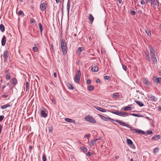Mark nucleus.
Returning <instances> with one entry per match:
<instances>
[{
	"instance_id": "13",
	"label": "nucleus",
	"mask_w": 161,
	"mask_h": 161,
	"mask_svg": "<svg viewBox=\"0 0 161 161\" xmlns=\"http://www.w3.org/2000/svg\"><path fill=\"white\" fill-rule=\"evenodd\" d=\"M3 56L5 61L8 58V54L7 50H6L4 52Z\"/></svg>"
},
{
	"instance_id": "61",
	"label": "nucleus",
	"mask_w": 161,
	"mask_h": 161,
	"mask_svg": "<svg viewBox=\"0 0 161 161\" xmlns=\"http://www.w3.org/2000/svg\"><path fill=\"white\" fill-rule=\"evenodd\" d=\"M54 76L55 78L57 77V74L56 73H54Z\"/></svg>"
},
{
	"instance_id": "26",
	"label": "nucleus",
	"mask_w": 161,
	"mask_h": 161,
	"mask_svg": "<svg viewBox=\"0 0 161 161\" xmlns=\"http://www.w3.org/2000/svg\"><path fill=\"white\" fill-rule=\"evenodd\" d=\"M145 32H146V33H147L148 36H151V31L149 29H147L146 30H145Z\"/></svg>"
},
{
	"instance_id": "28",
	"label": "nucleus",
	"mask_w": 161,
	"mask_h": 161,
	"mask_svg": "<svg viewBox=\"0 0 161 161\" xmlns=\"http://www.w3.org/2000/svg\"><path fill=\"white\" fill-rule=\"evenodd\" d=\"M94 87L92 85H90L87 87V90L89 91H91L94 90Z\"/></svg>"
},
{
	"instance_id": "3",
	"label": "nucleus",
	"mask_w": 161,
	"mask_h": 161,
	"mask_svg": "<svg viewBox=\"0 0 161 161\" xmlns=\"http://www.w3.org/2000/svg\"><path fill=\"white\" fill-rule=\"evenodd\" d=\"M61 46L64 55H66L67 51V44L65 42L64 39H62L61 41Z\"/></svg>"
},
{
	"instance_id": "54",
	"label": "nucleus",
	"mask_w": 161,
	"mask_h": 161,
	"mask_svg": "<svg viewBox=\"0 0 161 161\" xmlns=\"http://www.w3.org/2000/svg\"><path fill=\"white\" fill-rule=\"evenodd\" d=\"M3 129V126L0 124V134H1Z\"/></svg>"
},
{
	"instance_id": "53",
	"label": "nucleus",
	"mask_w": 161,
	"mask_h": 161,
	"mask_svg": "<svg viewBox=\"0 0 161 161\" xmlns=\"http://www.w3.org/2000/svg\"><path fill=\"white\" fill-rule=\"evenodd\" d=\"M141 3L142 5H144L145 4V2L144 0H142L141 2Z\"/></svg>"
},
{
	"instance_id": "37",
	"label": "nucleus",
	"mask_w": 161,
	"mask_h": 161,
	"mask_svg": "<svg viewBox=\"0 0 161 161\" xmlns=\"http://www.w3.org/2000/svg\"><path fill=\"white\" fill-rule=\"evenodd\" d=\"M25 86H26V88H25V91L27 92L29 89V83L28 82L26 81L25 82Z\"/></svg>"
},
{
	"instance_id": "39",
	"label": "nucleus",
	"mask_w": 161,
	"mask_h": 161,
	"mask_svg": "<svg viewBox=\"0 0 161 161\" xmlns=\"http://www.w3.org/2000/svg\"><path fill=\"white\" fill-rule=\"evenodd\" d=\"M113 96L114 97V98H117L119 97V95L118 93H115L114 94Z\"/></svg>"
},
{
	"instance_id": "6",
	"label": "nucleus",
	"mask_w": 161,
	"mask_h": 161,
	"mask_svg": "<svg viewBox=\"0 0 161 161\" xmlns=\"http://www.w3.org/2000/svg\"><path fill=\"white\" fill-rule=\"evenodd\" d=\"M81 75V72L80 70H78L76 72V74L74 78V81L76 83L79 82L80 80V75Z\"/></svg>"
},
{
	"instance_id": "36",
	"label": "nucleus",
	"mask_w": 161,
	"mask_h": 161,
	"mask_svg": "<svg viewBox=\"0 0 161 161\" xmlns=\"http://www.w3.org/2000/svg\"><path fill=\"white\" fill-rule=\"evenodd\" d=\"M126 141H127V142L128 144L132 145L133 143L132 141L130 139H127Z\"/></svg>"
},
{
	"instance_id": "64",
	"label": "nucleus",
	"mask_w": 161,
	"mask_h": 161,
	"mask_svg": "<svg viewBox=\"0 0 161 161\" xmlns=\"http://www.w3.org/2000/svg\"><path fill=\"white\" fill-rule=\"evenodd\" d=\"M52 101L54 103V104H55L56 103V102L55 101V100H54V99H52Z\"/></svg>"
},
{
	"instance_id": "8",
	"label": "nucleus",
	"mask_w": 161,
	"mask_h": 161,
	"mask_svg": "<svg viewBox=\"0 0 161 161\" xmlns=\"http://www.w3.org/2000/svg\"><path fill=\"white\" fill-rule=\"evenodd\" d=\"M47 6V3L46 2L42 3L40 5V9L42 11H45L46 9V6Z\"/></svg>"
},
{
	"instance_id": "25",
	"label": "nucleus",
	"mask_w": 161,
	"mask_h": 161,
	"mask_svg": "<svg viewBox=\"0 0 161 161\" xmlns=\"http://www.w3.org/2000/svg\"><path fill=\"white\" fill-rule=\"evenodd\" d=\"M98 69V67L96 66L92 67V71L94 72H97Z\"/></svg>"
},
{
	"instance_id": "31",
	"label": "nucleus",
	"mask_w": 161,
	"mask_h": 161,
	"mask_svg": "<svg viewBox=\"0 0 161 161\" xmlns=\"http://www.w3.org/2000/svg\"><path fill=\"white\" fill-rule=\"evenodd\" d=\"M145 55H146V59L148 61H150L151 60L150 58V56H149V54L148 53H145Z\"/></svg>"
},
{
	"instance_id": "30",
	"label": "nucleus",
	"mask_w": 161,
	"mask_h": 161,
	"mask_svg": "<svg viewBox=\"0 0 161 161\" xmlns=\"http://www.w3.org/2000/svg\"><path fill=\"white\" fill-rule=\"evenodd\" d=\"M132 108L130 107L126 106L124 108V111H130L131 110Z\"/></svg>"
},
{
	"instance_id": "23",
	"label": "nucleus",
	"mask_w": 161,
	"mask_h": 161,
	"mask_svg": "<svg viewBox=\"0 0 161 161\" xmlns=\"http://www.w3.org/2000/svg\"><path fill=\"white\" fill-rule=\"evenodd\" d=\"M100 138H97V139H95L93 140H92L90 142V145H93L95 142L98 140H100Z\"/></svg>"
},
{
	"instance_id": "21",
	"label": "nucleus",
	"mask_w": 161,
	"mask_h": 161,
	"mask_svg": "<svg viewBox=\"0 0 161 161\" xmlns=\"http://www.w3.org/2000/svg\"><path fill=\"white\" fill-rule=\"evenodd\" d=\"M135 102L140 107H142L144 106L143 103L141 101H135Z\"/></svg>"
},
{
	"instance_id": "22",
	"label": "nucleus",
	"mask_w": 161,
	"mask_h": 161,
	"mask_svg": "<svg viewBox=\"0 0 161 161\" xmlns=\"http://www.w3.org/2000/svg\"><path fill=\"white\" fill-rule=\"evenodd\" d=\"M0 30L2 32H4L5 31V27L4 25L2 24L0 25Z\"/></svg>"
},
{
	"instance_id": "42",
	"label": "nucleus",
	"mask_w": 161,
	"mask_h": 161,
	"mask_svg": "<svg viewBox=\"0 0 161 161\" xmlns=\"http://www.w3.org/2000/svg\"><path fill=\"white\" fill-rule=\"evenodd\" d=\"M68 88L69 89L73 90L74 89V87L71 84H69V85L68 86Z\"/></svg>"
},
{
	"instance_id": "38",
	"label": "nucleus",
	"mask_w": 161,
	"mask_h": 161,
	"mask_svg": "<svg viewBox=\"0 0 161 161\" xmlns=\"http://www.w3.org/2000/svg\"><path fill=\"white\" fill-rule=\"evenodd\" d=\"M10 77V74L9 73H8L7 74V75H6V79L7 80H8L9 79Z\"/></svg>"
},
{
	"instance_id": "63",
	"label": "nucleus",
	"mask_w": 161,
	"mask_h": 161,
	"mask_svg": "<svg viewBox=\"0 0 161 161\" xmlns=\"http://www.w3.org/2000/svg\"><path fill=\"white\" fill-rule=\"evenodd\" d=\"M9 69H6L4 72V73H8L9 71Z\"/></svg>"
},
{
	"instance_id": "12",
	"label": "nucleus",
	"mask_w": 161,
	"mask_h": 161,
	"mask_svg": "<svg viewBox=\"0 0 161 161\" xmlns=\"http://www.w3.org/2000/svg\"><path fill=\"white\" fill-rule=\"evenodd\" d=\"M84 50V48L83 47H79L77 49L76 51V53L78 55H80L81 54V52L82 51Z\"/></svg>"
},
{
	"instance_id": "14",
	"label": "nucleus",
	"mask_w": 161,
	"mask_h": 161,
	"mask_svg": "<svg viewBox=\"0 0 161 161\" xmlns=\"http://www.w3.org/2000/svg\"><path fill=\"white\" fill-rule=\"evenodd\" d=\"M6 41V38L5 36L4 35L3 36V38L2 39L1 44L2 46H5Z\"/></svg>"
},
{
	"instance_id": "44",
	"label": "nucleus",
	"mask_w": 161,
	"mask_h": 161,
	"mask_svg": "<svg viewBox=\"0 0 161 161\" xmlns=\"http://www.w3.org/2000/svg\"><path fill=\"white\" fill-rule=\"evenodd\" d=\"M130 13L131 14L133 15H135V14H136V12L135 11L133 10H131L130 11Z\"/></svg>"
},
{
	"instance_id": "29",
	"label": "nucleus",
	"mask_w": 161,
	"mask_h": 161,
	"mask_svg": "<svg viewBox=\"0 0 161 161\" xmlns=\"http://www.w3.org/2000/svg\"><path fill=\"white\" fill-rule=\"evenodd\" d=\"M10 93L8 92L4 93V95L2 96V97H3L6 98L7 97L8 95H9Z\"/></svg>"
},
{
	"instance_id": "43",
	"label": "nucleus",
	"mask_w": 161,
	"mask_h": 161,
	"mask_svg": "<svg viewBox=\"0 0 161 161\" xmlns=\"http://www.w3.org/2000/svg\"><path fill=\"white\" fill-rule=\"evenodd\" d=\"M33 50L35 52H36L38 51V48L36 47H33Z\"/></svg>"
},
{
	"instance_id": "5",
	"label": "nucleus",
	"mask_w": 161,
	"mask_h": 161,
	"mask_svg": "<svg viewBox=\"0 0 161 161\" xmlns=\"http://www.w3.org/2000/svg\"><path fill=\"white\" fill-rule=\"evenodd\" d=\"M85 120L89 122L95 124L96 123V121L95 119L92 116L90 115H87L84 117Z\"/></svg>"
},
{
	"instance_id": "7",
	"label": "nucleus",
	"mask_w": 161,
	"mask_h": 161,
	"mask_svg": "<svg viewBox=\"0 0 161 161\" xmlns=\"http://www.w3.org/2000/svg\"><path fill=\"white\" fill-rule=\"evenodd\" d=\"M147 97L150 101L156 102L157 101V98L151 94L148 95Z\"/></svg>"
},
{
	"instance_id": "58",
	"label": "nucleus",
	"mask_w": 161,
	"mask_h": 161,
	"mask_svg": "<svg viewBox=\"0 0 161 161\" xmlns=\"http://www.w3.org/2000/svg\"><path fill=\"white\" fill-rule=\"evenodd\" d=\"M138 13L140 14H142V10H139L138 11Z\"/></svg>"
},
{
	"instance_id": "55",
	"label": "nucleus",
	"mask_w": 161,
	"mask_h": 161,
	"mask_svg": "<svg viewBox=\"0 0 161 161\" xmlns=\"http://www.w3.org/2000/svg\"><path fill=\"white\" fill-rule=\"evenodd\" d=\"M108 119L110 120L112 122L113 121H115V120L114 119H112L111 118H110V117H109L108 118Z\"/></svg>"
},
{
	"instance_id": "2",
	"label": "nucleus",
	"mask_w": 161,
	"mask_h": 161,
	"mask_svg": "<svg viewBox=\"0 0 161 161\" xmlns=\"http://www.w3.org/2000/svg\"><path fill=\"white\" fill-rule=\"evenodd\" d=\"M112 113L117 115L123 117H125L130 115H132L134 116L138 117H142V116L140 114H128V113L124 112V111H112Z\"/></svg>"
},
{
	"instance_id": "57",
	"label": "nucleus",
	"mask_w": 161,
	"mask_h": 161,
	"mask_svg": "<svg viewBox=\"0 0 161 161\" xmlns=\"http://www.w3.org/2000/svg\"><path fill=\"white\" fill-rule=\"evenodd\" d=\"M100 81V80L99 79H97L96 80V82L97 83H99Z\"/></svg>"
},
{
	"instance_id": "35",
	"label": "nucleus",
	"mask_w": 161,
	"mask_h": 161,
	"mask_svg": "<svg viewBox=\"0 0 161 161\" xmlns=\"http://www.w3.org/2000/svg\"><path fill=\"white\" fill-rule=\"evenodd\" d=\"M18 15H21V16L23 17L25 15V14L23 13V12L21 10H20L18 13Z\"/></svg>"
},
{
	"instance_id": "1",
	"label": "nucleus",
	"mask_w": 161,
	"mask_h": 161,
	"mask_svg": "<svg viewBox=\"0 0 161 161\" xmlns=\"http://www.w3.org/2000/svg\"><path fill=\"white\" fill-rule=\"evenodd\" d=\"M115 122L118 123L122 126H126L129 128H130V130L133 133H138L142 135L144 134L145 133V132L142 130L133 128L132 127L131 125H129L128 124L125 123L123 121H122L120 120H115Z\"/></svg>"
},
{
	"instance_id": "33",
	"label": "nucleus",
	"mask_w": 161,
	"mask_h": 161,
	"mask_svg": "<svg viewBox=\"0 0 161 161\" xmlns=\"http://www.w3.org/2000/svg\"><path fill=\"white\" fill-rule=\"evenodd\" d=\"M10 105L9 104H6L5 105H4L2 106L1 107V108L2 109H4L5 108H6L7 107H10Z\"/></svg>"
},
{
	"instance_id": "16",
	"label": "nucleus",
	"mask_w": 161,
	"mask_h": 161,
	"mask_svg": "<svg viewBox=\"0 0 161 161\" xmlns=\"http://www.w3.org/2000/svg\"><path fill=\"white\" fill-rule=\"evenodd\" d=\"M151 58L153 60V63L154 64H156L157 62V61L155 56V55L151 56Z\"/></svg>"
},
{
	"instance_id": "18",
	"label": "nucleus",
	"mask_w": 161,
	"mask_h": 161,
	"mask_svg": "<svg viewBox=\"0 0 161 161\" xmlns=\"http://www.w3.org/2000/svg\"><path fill=\"white\" fill-rule=\"evenodd\" d=\"M39 29L40 30V32L41 33V35L42 36V31H43V27L41 23H39L38 24Z\"/></svg>"
},
{
	"instance_id": "45",
	"label": "nucleus",
	"mask_w": 161,
	"mask_h": 161,
	"mask_svg": "<svg viewBox=\"0 0 161 161\" xmlns=\"http://www.w3.org/2000/svg\"><path fill=\"white\" fill-rule=\"evenodd\" d=\"M158 150H159V148H158L155 147V148H154V149L153 150V153L157 152L158 151Z\"/></svg>"
},
{
	"instance_id": "46",
	"label": "nucleus",
	"mask_w": 161,
	"mask_h": 161,
	"mask_svg": "<svg viewBox=\"0 0 161 161\" xmlns=\"http://www.w3.org/2000/svg\"><path fill=\"white\" fill-rule=\"evenodd\" d=\"M90 137V134H86L84 136V138H88Z\"/></svg>"
},
{
	"instance_id": "4",
	"label": "nucleus",
	"mask_w": 161,
	"mask_h": 161,
	"mask_svg": "<svg viewBox=\"0 0 161 161\" xmlns=\"http://www.w3.org/2000/svg\"><path fill=\"white\" fill-rule=\"evenodd\" d=\"M148 1L151 3L154 9L158 8L159 6L158 1V0H148Z\"/></svg>"
},
{
	"instance_id": "17",
	"label": "nucleus",
	"mask_w": 161,
	"mask_h": 161,
	"mask_svg": "<svg viewBox=\"0 0 161 161\" xmlns=\"http://www.w3.org/2000/svg\"><path fill=\"white\" fill-rule=\"evenodd\" d=\"M48 111H41V114L42 117L46 118L47 117Z\"/></svg>"
},
{
	"instance_id": "19",
	"label": "nucleus",
	"mask_w": 161,
	"mask_h": 161,
	"mask_svg": "<svg viewBox=\"0 0 161 161\" xmlns=\"http://www.w3.org/2000/svg\"><path fill=\"white\" fill-rule=\"evenodd\" d=\"M47 129L48 130L49 132L52 131L53 130V127L51 125H48L47 127Z\"/></svg>"
},
{
	"instance_id": "52",
	"label": "nucleus",
	"mask_w": 161,
	"mask_h": 161,
	"mask_svg": "<svg viewBox=\"0 0 161 161\" xmlns=\"http://www.w3.org/2000/svg\"><path fill=\"white\" fill-rule=\"evenodd\" d=\"M109 76H105L104 77V79L106 80H108L109 79Z\"/></svg>"
},
{
	"instance_id": "27",
	"label": "nucleus",
	"mask_w": 161,
	"mask_h": 161,
	"mask_svg": "<svg viewBox=\"0 0 161 161\" xmlns=\"http://www.w3.org/2000/svg\"><path fill=\"white\" fill-rule=\"evenodd\" d=\"M160 138V136L159 135H155L152 138V140H157L159 139Z\"/></svg>"
},
{
	"instance_id": "48",
	"label": "nucleus",
	"mask_w": 161,
	"mask_h": 161,
	"mask_svg": "<svg viewBox=\"0 0 161 161\" xmlns=\"http://www.w3.org/2000/svg\"><path fill=\"white\" fill-rule=\"evenodd\" d=\"M153 131L152 130H149L147 131V133H146L147 134H151L152 133Z\"/></svg>"
},
{
	"instance_id": "51",
	"label": "nucleus",
	"mask_w": 161,
	"mask_h": 161,
	"mask_svg": "<svg viewBox=\"0 0 161 161\" xmlns=\"http://www.w3.org/2000/svg\"><path fill=\"white\" fill-rule=\"evenodd\" d=\"M122 67L123 69L125 71H126L127 68L126 66H125V65H122Z\"/></svg>"
},
{
	"instance_id": "10",
	"label": "nucleus",
	"mask_w": 161,
	"mask_h": 161,
	"mask_svg": "<svg viewBox=\"0 0 161 161\" xmlns=\"http://www.w3.org/2000/svg\"><path fill=\"white\" fill-rule=\"evenodd\" d=\"M143 83L147 87H148L150 86V84L149 81L147 78H145L143 80Z\"/></svg>"
},
{
	"instance_id": "49",
	"label": "nucleus",
	"mask_w": 161,
	"mask_h": 161,
	"mask_svg": "<svg viewBox=\"0 0 161 161\" xmlns=\"http://www.w3.org/2000/svg\"><path fill=\"white\" fill-rule=\"evenodd\" d=\"M82 150L84 152H87V149L85 147H83L82 148Z\"/></svg>"
},
{
	"instance_id": "50",
	"label": "nucleus",
	"mask_w": 161,
	"mask_h": 161,
	"mask_svg": "<svg viewBox=\"0 0 161 161\" xmlns=\"http://www.w3.org/2000/svg\"><path fill=\"white\" fill-rule=\"evenodd\" d=\"M4 118V116L2 115L0 116V122H1Z\"/></svg>"
},
{
	"instance_id": "34",
	"label": "nucleus",
	"mask_w": 161,
	"mask_h": 161,
	"mask_svg": "<svg viewBox=\"0 0 161 161\" xmlns=\"http://www.w3.org/2000/svg\"><path fill=\"white\" fill-rule=\"evenodd\" d=\"M17 83V79L15 78H13L12 79V83L14 85H15Z\"/></svg>"
},
{
	"instance_id": "11",
	"label": "nucleus",
	"mask_w": 161,
	"mask_h": 161,
	"mask_svg": "<svg viewBox=\"0 0 161 161\" xmlns=\"http://www.w3.org/2000/svg\"><path fill=\"white\" fill-rule=\"evenodd\" d=\"M88 19L90 22L89 24H92L94 19L93 15L91 14H89Z\"/></svg>"
},
{
	"instance_id": "20",
	"label": "nucleus",
	"mask_w": 161,
	"mask_h": 161,
	"mask_svg": "<svg viewBox=\"0 0 161 161\" xmlns=\"http://www.w3.org/2000/svg\"><path fill=\"white\" fill-rule=\"evenodd\" d=\"M98 116L100 117L101 119L105 121H108L109 117H105L103 115L98 114Z\"/></svg>"
},
{
	"instance_id": "24",
	"label": "nucleus",
	"mask_w": 161,
	"mask_h": 161,
	"mask_svg": "<svg viewBox=\"0 0 161 161\" xmlns=\"http://www.w3.org/2000/svg\"><path fill=\"white\" fill-rule=\"evenodd\" d=\"M149 50L150 52L151 53V56L153 55H155L154 50L151 47H149Z\"/></svg>"
},
{
	"instance_id": "60",
	"label": "nucleus",
	"mask_w": 161,
	"mask_h": 161,
	"mask_svg": "<svg viewBox=\"0 0 161 161\" xmlns=\"http://www.w3.org/2000/svg\"><path fill=\"white\" fill-rule=\"evenodd\" d=\"M31 22L32 23H35V20L34 19H32V20H31Z\"/></svg>"
},
{
	"instance_id": "47",
	"label": "nucleus",
	"mask_w": 161,
	"mask_h": 161,
	"mask_svg": "<svg viewBox=\"0 0 161 161\" xmlns=\"http://www.w3.org/2000/svg\"><path fill=\"white\" fill-rule=\"evenodd\" d=\"M92 154V153L90 152H88L87 153V156H91Z\"/></svg>"
},
{
	"instance_id": "40",
	"label": "nucleus",
	"mask_w": 161,
	"mask_h": 161,
	"mask_svg": "<svg viewBox=\"0 0 161 161\" xmlns=\"http://www.w3.org/2000/svg\"><path fill=\"white\" fill-rule=\"evenodd\" d=\"M95 108L97 109L98 110V111H105V109H103L102 108H99L98 107H95Z\"/></svg>"
},
{
	"instance_id": "41",
	"label": "nucleus",
	"mask_w": 161,
	"mask_h": 161,
	"mask_svg": "<svg viewBox=\"0 0 161 161\" xmlns=\"http://www.w3.org/2000/svg\"><path fill=\"white\" fill-rule=\"evenodd\" d=\"M42 159L43 161H46V155L45 154H43L42 155Z\"/></svg>"
},
{
	"instance_id": "59",
	"label": "nucleus",
	"mask_w": 161,
	"mask_h": 161,
	"mask_svg": "<svg viewBox=\"0 0 161 161\" xmlns=\"http://www.w3.org/2000/svg\"><path fill=\"white\" fill-rule=\"evenodd\" d=\"M131 145H132L131 148L132 149H135V147L134 145L133 144Z\"/></svg>"
},
{
	"instance_id": "62",
	"label": "nucleus",
	"mask_w": 161,
	"mask_h": 161,
	"mask_svg": "<svg viewBox=\"0 0 161 161\" xmlns=\"http://www.w3.org/2000/svg\"><path fill=\"white\" fill-rule=\"evenodd\" d=\"M51 47H52V50L54 52V48H53V45L52 44L51 45Z\"/></svg>"
},
{
	"instance_id": "56",
	"label": "nucleus",
	"mask_w": 161,
	"mask_h": 161,
	"mask_svg": "<svg viewBox=\"0 0 161 161\" xmlns=\"http://www.w3.org/2000/svg\"><path fill=\"white\" fill-rule=\"evenodd\" d=\"M91 82V81L90 80H87L86 81V83L88 84H90Z\"/></svg>"
},
{
	"instance_id": "9",
	"label": "nucleus",
	"mask_w": 161,
	"mask_h": 161,
	"mask_svg": "<svg viewBox=\"0 0 161 161\" xmlns=\"http://www.w3.org/2000/svg\"><path fill=\"white\" fill-rule=\"evenodd\" d=\"M153 80L155 84H158V83H160L161 82V77H154L153 78Z\"/></svg>"
},
{
	"instance_id": "15",
	"label": "nucleus",
	"mask_w": 161,
	"mask_h": 161,
	"mask_svg": "<svg viewBox=\"0 0 161 161\" xmlns=\"http://www.w3.org/2000/svg\"><path fill=\"white\" fill-rule=\"evenodd\" d=\"M65 120L66 122H69L70 123H73L74 124H76L75 121L74 119L68 118H65Z\"/></svg>"
},
{
	"instance_id": "32",
	"label": "nucleus",
	"mask_w": 161,
	"mask_h": 161,
	"mask_svg": "<svg viewBox=\"0 0 161 161\" xmlns=\"http://www.w3.org/2000/svg\"><path fill=\"white\" fill-rule=\"evenodd\" d=\"M69 0L67 2V9L68 11V13H69Z\"/></svg>"
}]
</instances>
